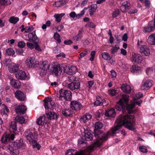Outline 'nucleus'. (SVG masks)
Here are the masks:
<instances>
[{
  "label": "nucleus",
  "instance_id": "nucleus-54",
  "mask_svg": "<svg viewBox=\"0 0 155 155\" xmlns=\"http://www.w3.org/2000/svg\"><path fill=\"white\" fill-rule=\"evenodd\" d=\"M145 33L153 31L152 29L150 28L148 26V27H144L143 30Z\"/></svg>",
  "mask_w": 155,
  "mask_h": 155
},
{
  "label": "nucleus",
  "instance_id": "nucleus-7",
  "mask_svg": "<svg viewBox=\"0 0 155 155\" xmlns=\"http://www.w3.org/2000/svg\"><path fill=\"white\" fill-rule=\"evenodd\" d=\"M39 65V67L43 71V74H45L46 71L49 68V65L48 62L47 61H40L39 63H37Z\"/></svg>",
  "mask_w": 155,
  "mask_h": 155
},
{
  "label": "nucleus",
  "instance_id": "nucleus-52",
  "mask_svg": "<svg viewBox=\"0 0 155 155\" xmlns=\"http://www.w3.org/2000/svg\"><path fill=\"white\" fill-rule=\"evenodd\" d=\"M34 27L32 26H28L25 28V32L26 33L29 32L33 30Z\"/></svg>",
  "mask_w": 155,
  "mask_h": 155
},
{
  "label": "nucleus",
  "instance_id": "nucleus-5",
  "mask_svg": "<svg viewBox=\"0 0 155 155\" xmlns=\"http://www.w3.org/2000/svg\"><path fill=\"white\" fill-rule=\"evenodd\" d=\"M15 136L14 134L10 133L9 134L5 133L3 134L2 137L1 141L2 143L5 144H7L11 142L14 139Z\"/></svg>",
  "mask_w": 155,
  "mask_h": 155
},
{
  "label": "nucleus",
  "instance_id": "nucleus-20",
  "mask_svg": "<svg viewBox=\"0 0 155 155\" xmlns=\"http://www.w3.org/2000/svg\"><path fill=\"white\" fill-rule=\"evenodd\" d=\"M10 131H11V134H14V136L18 133V131L17 130V126L16 122L15 121H12L10 124Z\"/></svg>",
  "mask_w": 155,
  "mask_h": 155
},
{
  "label": "nucleus",
  "instance_id": "nucleus-13",
  "mask_svg": "<svg viewBox=\"0 0 155 155\" xmlns=\"http://www.w3.org/2000/svg\"><path fill=\"white\" fill-rule=\"evenodd\" d=\"M27 110L26 107L23 105L21 104L16 106L15 111L18 114H24Z\"/></svg>",
  "mask_w": 155,
  "mask_h": 155
},
{
  "label": "nucleus",
  "instance_id": "nucleus-33",
  "mask_svg": "<svg viewBox=\"0 0 155 155\" xmlns=\"http://www.w3.org/2000/svg\"><path fill=\"white\" fill-rule=\"evenodd\" d=\"M68 0H61V1H58L55 2V3L53 4L54 6L56 7H59L64 5L66 4Z\"/></svg>",
  "mask_w": 155,
  "mask_h": 155
},
{
  "label": "nucleus",
  "instance_id": "nucleus-64",
  "mask_svg": "<svg viewBox=\"0 0 155 155\" xmlns=\"http://www.w3.org/2000/svg\"><path fill=\"white\" fill-rule=\"evenodd\" d=\"M87 26L92 28H94L95 27V25L92 22H88L87 25Z\"/></svg>",
  "mask_w": 155,
  "mask_h": 155
},
{
  "label": "nucleus",
  "instance_id": "nucleus-8",
  "mask_svg": "<svg viewBox=\"0 0 155 155\" xmlns=\"http://www.w3.org/2000/svg\"><path fill=\"white\" fill-rule=\"evenodd\" d=\"M25 64L28 67L30 68H34L37 64L35 58L33 57H28L25 61Z\"/></svg>",
  "mask_w": 155,
  "mask_h": 155
},
{
  "label": "nucleus",
  "instance_id": "nucleus-38",
  "mask_svg": "<svg viewBox=\"0 0 155 155\" xmlns=\"http://www.w3.org/2000/svg\"><path fill=\"white\" fill-rule=\"evenodd\" d=\"M84 138L86 140H91L93 139V136L89 132L84 133Z\"/></svg>",
  "mask_w": 155,
  "mask_h": 155
},
{
  "label": "nucleus",
  "instance_id": "nucleus-2",
  "mask_svg": "<svg viewBox=\"0 0 155 155\" xmlns=\"http://www.w3.org/2000/svg\"><path fill=\"white\" fill-rule=\"evenodd\" d=\"M122 97L120 99L115 106V108L117 110L123 111L126 109L130 114L134 112V108L135 107V104L132 103L128 104L129 96L126 94H123Z\"/></svg>",
  "mask_w": 155,
  "mask_h": 155
},
{
  "label": "nucleus",
  "instance_id": "nucleus-57",
  "mask_svg": "<svg viewBox=\"0 0 155 155\" xmlns=\"http://www.w3.org/2000/svg\"><path fill=\"white\" fill-rule=\"evenodd\" d=\"M139 150L143 153H147V150L146 147L144 146H141L139 147Z\"/></svg>",
  "mask_w": 155,
  "mask_h": 155
},
{
  "label": "nucleus",
  "instance_id": "nucleus-14",
  "mask_svg": "<svg viewBox=\"0 0 155 155\" xmlns=\"http://www.w3.org/2000/svg\"><path fill=\"white\" fill-rule=\"evenodd\" d=\"M10 84L13 87L17 89L21 88V84L20 82L18 80L13 79L12 78H10Z\"/></svg>",
  "mask_w": 155,
  "mask_h": 155
},
{
  "label": "nucleus",
  "instance_id": "nucleus-24",
  "mask_svg": "<svg viewBox=\"0 0 155 155\" xmlns=\"http://www.w3.org/2000/svg\"><path fill=\"white\" fill-rule=\"evenodd\" d=\"M36 123L38 125L42 126L47 124V121L45 117L41 116L37 119Z\"/></svg>",
  "mask_w": 155,
  "mask_h": 155
},
{
  "label": "nucleus",
  "instance_id": "nucleus-1",
  "mask_svg": "<svg viewBox=\"0 0 155 155\" xmlns=\"http://www.w3.org/2000/svg\"><path fill=\"white\" fill-rule=\"evenodd\" d=\"M135 120L134 116L132 115H125L122 117L119 115L116 120L115 126L112 127L106 133L100 134V131L98 130L101 129L103 127V124L99 121L96 122L95 124V129L94 134L96 140L93 144L94 147H100L102 144L103 141H106L111 136H115L116 134L118 133L120 129L123 125L128 129L134 131L135 129L134 127Z\"/></svg>",
  "mask_w": 155,
  "mask_h": 155
},
{
  "label": "nucleus",
  "instance_id": "nucleus-60",
  "mask_svg": "<svg viewBox=\"0 0 155 155\" xmlns=\"http://www.w3.org/2000/svg\"><path fill=\"white\" fill-rule=\"evenodd\" d=\"M111 78L113 79H115L116 77V72L114 70H111L110 71Z\"/></svg>",
  "mask_w": 155,
  "mask_h": 155
},
{
  "label": "nucleus",
  "instance_id": "nucleus-29",
  "mask_svg": "<svg viewBox=\"0 0 155 155\" xmlns=\"http://www.w3.org/2000/svg\"><path fill=\"white\" fill-rule=\"evenodd\" d=\"M147 42L150 45H155V34H152L150 35L147 39Z\"/></svg>",
  "mask_w": 155,
  "mask_h": 155
},
{
  "label": "nucleus",
  "instance_id": "nucleus-15",
  "mask_svg": "<svg viewBox=\"0 0 155 155\" xmlns=\"http://www.w3.org/2000/svg\"><path fill=\"white\" fill-rule=\"evenodd\" d=\"M67 86L71 90L79 89L80 88V83L78 81L71 82L68 84Z\"/></svg>",
  "mask_w": 155,
  "mask_h": 155
},
{
  "label": "nucleus",
  "instance_id": "nucleus-59",
  "mask_svg": "<svg viewBox=\"0 0 155 155\" xmlns=\"http://www.w3.org/2000/svg\"><path fill=\"white\" fill-rule=\"evenodd\" d=\"M87 54V51H85L81 52L79 55V59H81L83 57H84Z\"/></svg>",
  "mask_w": 155,
  "mask_h": 155
},
{
  "label": "nucleus",
  "instance_id": "nucleus-43",
  "mask_svg": "<svg viewBox=\"0 0 155 155\" xmlns=\"http://www.w3.org/2000/svg\"><path fill=\"white\" fill-rule=\"evenodd\" d=\"M88 7H85L84 8V9L81 11L80 13L78 14H76V17L75 18V19H79L81 17H82L83 15L84 14L85 12V11L87 10Z\"/></svg>",
  "mask_w": 155,
  "mask_h": 155
},
{
  "label": "nucleus",
  "instance_id": "nucleus-25",
  "mask_svg": "<svg viewBox=\"0 0 155 155\" xmlns=\"http://www.w3.org/2000/svg\"><path fill=\"white\" fill-rule=\"evenodd\" d=\"M15 97L18 100L23 101L25 100V96L24 93L19 90H17L15 93Z\"/></svg>",
  "mask_w": 155,
  "mask_h": 155
},
{
  "label": "nucleus",
  "instance_id": "nucleus-26",
  "mask_svg": "<svg viewBox=\"0 0 155 155\" xmlns=\"http://www.w3.org/2000/svg\"><path fill=\"white\" fill-rule=\"evenodd\" d=\"M65 70L66 73L68 74L72 75L76 72L77 68L74 66H71L68 67H66Z\"/></svg>",
  "mask_w": 155,
  "mask_h": 155
},
{
  "label": "nucleus",
  "instance_id": "nucleus-40",
  "mask_svg": "<svg viewBox=\"0 0 155 155\" xmlns=\"http://www.w3.org/2000/svg\"><path fill=\"white\" fill-rule=\"evenodd\" d=\"M148 26L153 31L155 29V13L154 14L153 21H152L149 22Z\"/></svg>",
  "mask_w": 155,
  "mask_h": 155
},
{
  "label": "nucleus",
  "instance_id": "nucleus-53",
  "mask_svg": "<svg viewBox=\"0 0 155 155\" xmlns=\"http://www.w3.org/2000/svg\"><path fill=\"white\" fill-rule=\"evenodd\" d=\"M154 72L153 68H148L146 70V73L147 75L152 73Z\"/></svg>",
  "mask_w": 155,
  "mask_h": 155
},
{
  "label": "nucleus",
  "instance_id": "nucleus-32",
  "mask_svg": "<svg viewBox=\"0 0 155 155\" xmlns=\"http://www.w3.org/2000/svg\"><path fill=\"white\" fill-rule=\"evenodd\" d=\"M105 115L106 116L114 117L116 115V113L114 110L113 108H111L106 110L105 113Z\"/></svg>",
  "mask_w": 155,
  "mask_h": 155
},
{
  "label": "nucleus",
  "instance_id": "nucleus-30",
  "mask_svg": "<svg viewBox=\"0 0 155 155\" xmlns=\"http://www.w3.org/2000/svg\"><path fill=\"white\" fill-rule=\"evenodd\" d=\"M92 118L91 115L89 114H87L82 116L80 119L81 122L86 123Z\"/></svg>",
  "mask_w": 155,
  "mask_h": 155
},
{
  "label": "nucleus",
  "instance_id": "nucleus-3",
  "mask_svg": "<svg viewBox=\"0 0 155 155\" xmlns=\"http://www.w3.org/2000/svg\"><path fill=\"white\" fill-rule=\"evenodd\" d=\"M59 100L70 101L71 99L72 93L69 90L61 89L59 91Z\"/></svg>",
  "mask_w": 155,
  "mask_h": 155
},
{
  "label": "nucleus",
  "instance_id": "nucleus-37",
  "mask_svg": "<svg viewBox=\"0 0 155 155\" xmlns=\"http://www.w3.org/2000/svg\"><path fill=\"white\" fill-rule=\"evenodd\" d=\"M97 8V5L96 4H93L91 6V8L89 10V14L91 16L92 15Z\"/></svg>",
  "mask_w": 155,
  "mask_h": 155
},
{
  "label": "nucleus",
  "instance_id": "nucleus-11",
  "mask_svg": "<svg viewBox=\"0 0 155 155\" xmlns=\"http://www.w3.org/2000/svg\"><path fill=\"white\" fill-rule=\"evenodd\" d=\"M1 109V113L3 117L5 119H6L8 117L7 113L9 112V110L6 106L3 104L0 105Z\"/></svg>",
  "mask_w": 155,
  "mask_h": 155
},
{
  "label": "nucleus",
  "instance_id": "nucleus-48",
  "mask_svg": "<svg viewBox=\"0 0 155 155\" xmlns=\"http://www.w3.org/2000/svg\"><path fill=\"white\" fill-rule=\"evenodd\" d=\"M13 0H0V3L3 5H8L11 4Z\"/></svg>",
  "mask_w": 155,
  "mask_h": 155
},
{
  "label": "nucleus",
  "instance_id": "nucleus-47",
  "mask_svg": "<svg viewBox=\"0 0 155 155\" xmlns=\"http://www.w3.org/2000/svg\"><path fill=\"white\" fill-rule=\"evenodd\" d=\"M15 148V149H13L12 147L9 148L10 151V153L12 155H18L19 153L18 151Z\"/></svg>",
  "mask_w": 155,
  "mask_h": 155
},
{
  "label": "nucleus",
  "instance_id": "nucleus-35",
  "mask_svg": "<svg viewBox=\"0 0 155 155\" xmlns=\"http://www.w3.org/2000/svg\"><path fill=\"white\" fill-rule=\"evenodd\" d=\"M46 117L48 119H54L58 118V116L54 112H50L46 114Z\"/></svg>",
  "mask_w": 155,
  "mask_h": 155
},
{
  "label": "nucleus",
  "instance_id": "nucleus-22",
  "mask_svg": "<svg viewBox=\"0 0 155 155\" xmlns=\"http://www.w3.org/2000/svg\"><path fill=\"white\" fill-rule=\"evenodd\" d=\"M152 85L151 81L150 80H147L143 83L141 88L142 90H147L151 87Z\"/></svg>",
  "mask_w": 155,
  "mask_h": 155
},
{
  "label": "nucleus",
  "instance_id": "nucleus-28",
  "mask_svg": "<svg viewBox=\"0 0 155 155\" xmlns=\"http://www.w3.org/2000/svg\"><path fill=\"white\" fill-rule=\"evenodd\" d=\"M120 88L125 93H129L130 92V87L128 85L126 84H123Z\"/></svg>",
  "mask_w": 155,
  "mask_h": 155
},
{
  "label": "nucleus",
  "instance_id": "nucleus-39",
  "mask_svg": "<svg viewBox=\"0 0 155 155\" xmlns=\"http://www.w3.org/2000/svg\"><path fill=\"white\" fill-rule=\"evenodd\" d=\"M64 13H61V14H55L54 17L56 19V21L57 22H60L61 19L62 17L65 15Z\"/></svg>",
  "mask_w": 155,
  "mask_h": 155
},
{
  "label": "nucleus",
  "instance_id": "nucleus-36",
  "mask_svg": "<svg viewBox=\"0 0 155 155\" xmlns=\"http://www.w3.org/2000/svg\"><path fill=\"white\" fill-rule=\"evenodd\" d=\"M130 71L132 73L137 74V73H139L140 71V68L137 66L134 65L130 68Z\"/></svg>",
  "mask_w": 155,
  "mask_h": 155
},
{
  "label": "nucleus",
  "instance_id": "nucleus-21",
  "mask_svg": "<svg viewBox=\"0 0 155 155\" xmlns=\"http://www.w3.org/2000/svg\"><path fill=\"white\" fill-rule=\"evenodd\" d=\"M130 4L128 1H126L123 2L120 7V9L123 12H125L130 8Z\"/></svg>",
  "mask_w": 155,
  "mask_h": 155
},
{
  "label": "nucleus",
  "instance_id": "nucleus-63",
  "mask_svg": "<svg viewBox=\"0 0 155 155\" xmlns=\"http://www.w3.org/2000/svg\"><path fill=\"white\" fill-rule=\"evenodd\" d=\"M26 45L28 48L31 49H33L35 47V44H33L30 42H27L26 44Z\"/></svg>",
  "mask_w": 155,
  "mask_h": 155
},
{
  "label": "nucleus",
  "instance_id": "nucleus-44",
  "mask_svg": "<svg viewBox=\"0 0 155 155\" xmlns=\"http://www.w3.org/2000/svg\"><path fill=\"white\" fill-rule=\"evenodd\" d=\"M15 120L16 122H18L21 124H23L25 121V119L23 117L18 116L16 117Z\"/></svg>",
  "mask_w": 155,
  "mask_h": 155
},
{
  "label": "nucleus",
  "instance_id": "nucleus-18",
  "mask_svg": "<svg viewBox=\"0 0 155 155\" xmlns=\"http://www.w3.org/2000/svg\"><path fill=\"white\" fill-rule=\"evenodd\" d=\"M83 150H81L79 152L74 149H69L65 153V155H83Z\"/></svg>",
  "mask_w": 155,
  "mask_h": 155
},
{
  "label": "nucleus",
  "instance_id": "nucleus-10",
  "mask_svg": "<svg viewBox=\"0 0 155 155\" xmlns=\"http://www.w3.org/2000/svg\"><path fill=\"white\" fill-rule=\"evenodd\" d=\"M140 52L142 56H148L150 54L149 48L145 45H142L140 46Z\"/></svg>",
  "mask_w": 155,
  "mask_h": 155
},
{
  "label": "nucleus",
  "instance_id": "nucleus-34",
  "mask_svg": "<svg viewBox=\"0 0 155 155\" xmlns=\"http://www.w3.org/2000/svg\"><path fill=\"white\" fill-rule=\"evenodd\" d=\"M97 147H94L92 145L91 146L87 147L84 150H83V155H89L90 153Z\"/></svg>",
  "mask_w": 155,
  "mask_h": 155
},
{
  "label": "nucleus",
  "instance_id": "nucleus-61",
  "mask_svg": "<svg viewBox=\"0 0 155 155\" xmlns=\"http://www.w3.org/2000/svg\"><path fill=\"white\" fill-rule=\"evenodd\" d=\"M85 143V142L83 141V138H80L78 140V145L79 146H81L82 144Z\"/></svg>",
  "mask_w": 155,
  "mask_h": 155
},
{
  "label": "nucleus",
  "instance_id": "nucleus-56",
  "mask_svg": "<svg viewBox=\"0 0 155 155\" xmlns=\"http://www.w3.org/2000/svg\"><path fill=\"white\" fill-rule=\"evenodd\" d=\"M117 93L116 91L114 89H110L108 91V94L112 96L115 95Z\"/></svg>",
  "mask_w": 155,
  "mask_h": 155
},
{
  "label": "nucleus",
  "instance_id": "nucleus-45",
  "mask_svg": "<svg viewBox=\"0 0 155 155\" xmlns=\"http://www.w3.org/2000/svg\"><path fill=\"white\" fill-rule=\"evenodd\" d=\"M101 55L103 58L105 60H110L111 58L108 53L104 52Z\"/></svg>",
  "mask_w": 155,
  "mask_h": 155
},
{
  "label": "nucleus",
  "instance_id": "nucleus-12",
  "mask_svg": "<svg viewBox=\"0 0 155 155\" xmlns=\"http://www.w3.org/2000/svg\"><path fill=\"white\" fill-rule=\"evenodd\" d=\"M16 78L18 79L23 80L27 78V75L25 72L21 70H18L15 73Z\"/></svg>",
  "mask_w": 155,
  "mask_h": 155
},
{
  "label": "nucleus",
  "instance_id": "nucleus-55",
  "mask_svg": "<svg viewBox=\"0 0 155 155\" xmlns=\"http://www.w3.org/2000/svg\"><path fill=\"white\" fill-rule=\"evenodd\" d=\"M120 13L119 10L118 9H116L114 12L113 13L112 17L113 18L117 17L119 14Z\"/></svg>",
  "mask_w": 155,
  "mask_h": 155
},
{
  "label": "nucleus",
  "instance_id": "nucleus-31",
  "mask_svg": "<svg viewBox=\"0 0 155 155\" xmlns=\"http://www.w3.org/2000/svg\"><path fill=\"white\" fill-rule=\"evenodd\" d=\"M62 114L63 115L66 117L71 116L72 115L73 111L71 109H65L62 111Z\"/></svg>",
  "mask_w": 155,
  "mask_h": 155
},
{
  "label": "nucleus",
  "instance_id": "nucleus-4",
  "mask_svg": "<svg viewBox=\"0 0 155 155\" xmlns=\"http://www.w3.org/2000/svg\"><path fill=\"white\" fill-rule=\"evenodd\" d=\"M24 135L30 143L34 144L35 143L37 135L34 132H31L30 130H27L25 131Z\"/></svg>",
  "mask_w": 155,
  "mask_h": 155
},
{
  "label": "nucleus",
  "instance_id": "nucleus-42",
  "mask_svg": "<svg viewBox=\"0 0 155 155\" xmlns=\"http://www.w3.org/2000/svg\"><path fill=\"white\" fill-rule=\"evenodd\" d=\"M15 145H16V147L17 149H19L22 147L23 146V141L21 139H20L18 140L17 142L14 143Z\"/></svg>",
  "mask_w": 155,
  "mask_h": 155
},
{
  "label": "nucleus",
  "instance_id": "nucleus-51",
  "mask_svg": "<svg viewBox=\"0 0 155 155\" xmlns=\"http://www.w3.org/2000/svg\"><path fill=\"white\" fill-rule=\"evenodd\" d=\"M143 97L142 94L140 92H139L135 94V96H133V99L134 100H137L140 98Z\"/></svg>",
  "mask_w": 155,
  "mask_h": 155
},
{
  "label": "nucleus",
  "instance_id": "nucleus-62",
  "mask_svg": "<svg viewBox=\"0 0 155 155\" xmlns=\"http://www.w3.org/2000/svg\"><path fill=\"white\" fill-rule=\"evenodd\" d=\"M150 0H145L144 4L145 6L147 8H149L150 6Z\"/></svg>",
  "mask_w": 155,
  "mask_h": 155
},
{
  "label": "nucleus",
  "instance_id": "nucleus-16",
  "mask_svg": "<svg viewBox=\"0 0 155 155\" xmlns=\"http://www.w3.org/2000/svg\"><path fill=\"white\" fill-rule=\"evenodd\" d=\"M19 65L12 63L10 64L8 67V70L11 73H16L18 70Z\"/></svg>",
  "mask_w": 155,
  "mask_h": 155
},
{
  "label": "nucleus",
  "instance_id": "nucleus-23",
  "mask_svg": "<svg viewBox=\"0 0 155 155\" xmlns=\"http://www.w3.org/2000/svg\"><path fill=\"white\" fill-rule=\"evenodd\" d=\"M54 104V102L51 98H48L45 100L44 106L45 109H51Z\"/></svg>",
  "mask_w": 155,
  "mask_h": 155
},
{
  "label": "nucleus",
  "instance_id": "nucleus-9",
  "mask_svg": "<svg viewBox=\"0 0 155 155\" xmlns=\"http://www.w3.org/2000/svg\"><path fill=\"white\" fill-rule=\"evenodd\" d=\"M82 105L78 101H72L70 104V107L73 110L78 111L81 109Z\"/></svg>",
  "mask_w": 155,
  "mask_h": 155
},
{
  "label": "nucleus",
  "instance_id": "nucleus-41",
  "mask_svg": "<svg viewBox=\"0 0 155 155\" xmlns=\"http://www.w3.org/2000/svg\"><path fill=\"white\" fill-rule=\"evenodd\" d=\"M5 51L6 54L9 56H13L15 54L14 50L11 48L7 49Z\"/></svg>",
  "mask_w": 155,
  "mask_h": 155
},
{
  "label": "nucleus",
  "instance_id": "nucleus-58",
  "mask_svg": "<svg viewBox=\"0 0 155 155\" xmlns=\"http://www.w3.org/2000/svg\"><path fill=\"white\" fill-rule=\"evenodd\" d=\"M25 43L23 41H19L18 43V46L20 48H23L25 46Z\"/></svg>",
  "mask_w": 155,
  "mask_h": 155
},
{
  "label": "nucleus",
  "instance_id": "nucleus-6",
  "mask_svg": "<svg viewBox=\"0 0 155 155\" xmlns=\"http://www.w3.org/2000/svg\"><path fill=\"white\" fill-rule=\"evenodd\" d=\"M50 71L53 75L58 76L61 74L62 71V69L60 66L58 64L51 67Z\"/></svg>",
  "mask_w": 155,
  "mask_h": 155
},
{
  "label": "nucleus",
  "instance_id": "nucleus-27",
  "mask_svg": "<svg viewBox=\"0 0 155 155\" xmlns=\"http://www.w3.org/2000/svg\"><path fill=\"white\" fill-rule=\"evenodd\" d=\"M83 31V29L82 28H81L78 31V34L73 37V39L74 40L77 41L81 39L83 37L82 32Z\"/></svg>",
  "mask_w": 155,
  "mask_h": 155
},
{
  "label": "nucleus",
  "instance_id": "nucleus-19",
  "mask_svg": "<svg viewBox=\"0 0 155 155\" xmlns=\"http://www.w3.org/2000/svg\"><path fill=\"white\" fill-rule=\"evenodd\" d=\"M26 38H28V39H26V40L30 42H34L37 39V37L35 34V31L30 33L28 35H25Z\"/></svg>",
  "mask_w": 155,
  "mask_h": 155
},
{
  "label": "nucleus",
  "instance_id": "nucleus-50",
  "mask_svg": "<svg viewBox=\"0 0 155 155\" xmlns=\"http://www.w3.org/2000/svg\"><path fill=\"white\" fill-rule=\"evenodd\" d=\"M101 99L99 97H97L96 101L94 102V104L96 106H98L100 105L101 104Z\"/></svg>",
  "mask_w": 155,
  "mask_h": 155
},
{
  "label": "nucleus",
  "instance_id": "nucleus-49",
  "mask_svg": "<svg viewBox=\"0 0 155 155\" xmlns=\"http://www.w3.org/2000/svg\"><path fill=\"white\" fill-rule=\"evenodd\" d=\"M119 49V46L117 45H116L114 47H113L111 49V54H113L116 52Z\"/></svg>",
  "mask_w": 155,
  "mask_h": 155
},
{
  "label": "nucleus",
  "instance_id": "nucleus-17",
  "mask_svg": "<svg viewBox=\"0 0 155 155\" xmlns=\"http://www.w3.org/2000/svg\"><path fill=\"white\" fill-rule=\"evenodd\" d=\"M142 60V57L140 54L133 53L132 54L131 60L133 62L140 63Z\"/></svg>",
  "mask_w": 155,
  "mask_h": 155
},
{
  "label": "nucleus",
  "instance_id": "nucleus-46",
  "mask_svg": "<svg viewBox=\"0 0 155 155\" xmlns=\"http://www.w3.org/2000/svg\"><path fill=\"white\" fill-rule=\"evenodd\" d=\"M19 20L18 17H12L9 18V21L11 23L15 24Z\"/></svg>",
  "mask_w": 155,
  "mask_h": 155
}]
</instances>
